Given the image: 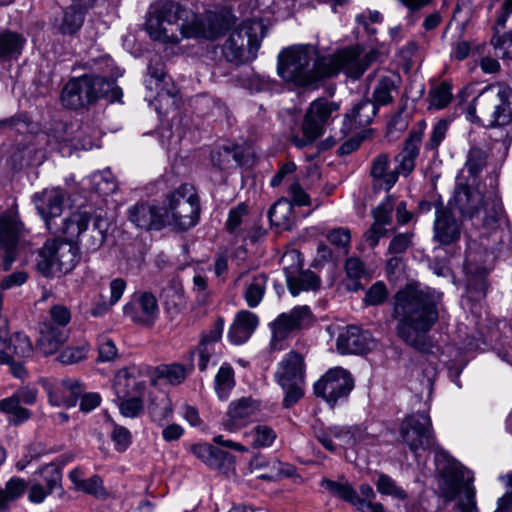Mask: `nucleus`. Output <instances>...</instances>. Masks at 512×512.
I'll list each match as a JSON object with an SVG mask.
<instances>
[{"label":"nucleus","instance_id":"nucleus-30","mask_svg":"<svg viewBox=\"0 0 512 512\" xmlns=\"http://www.w3.org/2000/svg\"><path fill=\"white\" fill-rule=\"evenodd\" d=\"M39 333L40 337L37 340L36 347L44 356L56 353L69 337L67 328H55L48 321L40 323Z\"/></svg>","mask_w":512,"mask_h":512},{"label":"nucleus","instance_id":"nucleus-14","mask_svg":"<svg viewBox=\"0 0 512 512\" xmlns=\"http://www.w3.org/2000/svg\"><path fill=\"white\" fill-rule=\"evenodd\" d=\"M376 53L370 52L363 56L355 50H343L337 54L324 56L323 64L325 66L324 75L331 77L343 71L348 77L358 79L375 60Z\"/></svg>","mask_w":512,"mask_h":512},{"label":"nucleus","instance_id":"nucleus-27","mask_svg":"<svg viewBox=\"0 0 512 512\" xmlns=\"http://www.w3.org/2000/svg\"><path fill=\"white\" fill-rule=\"evenodd\" d=\"M267 275L264 273L250 274L248 271L239 273L235 279V284L244 281L243 298L250 308H256L262 302L266 286Z\"/></svg>","mask_w":512,"mask_h":512},{"label":"nucleus","instance_id":"nucleus-19","mask_svg":"<svg viewBox=\"0 0 512 512\" xmlns=\"http://www.w3.org/2000/svg\"><path fill=\"white\" fill-rule=\"evenodd\" d=\"M261 402L252 397H242L229 404L223 426L229 432H236L261 415Z\"/></svg>","mask_w":512,"mask_h":512},{"label":"nucleus","instance_id":"nucleus-42","mask_svg":"<svg viewBox=\"0 0 512 512\" xmlns=\"http://www.w3.org/2000/svg\"><path fill=\"white\" fill-rule=\"evenodd\" d=\"M377 113V106L370 100H362L353 106L350 114L346 115V119L351 123L352 128L363 127L369 125Z\"/></svg>","mask_w":512,"mask_h":512},{"label":"nucleus","instance_id":"nucleus-7","mask_svg":"<svg viewBox=\"0 0 512 512\" xmlns=\"http://www.w3.org/2000/svg\"><path fill=\"white\" fill-rule=\"evenodd\" d=\"M121 91L115 81L98 75H83L69 80L61 93V102L69 109L85 108L102 97L118 99Z\"/></svg>","mask_w":512,"mask_h":512},{"label":"nucleus","instance_id":"nucleus-32","mask_svg":"<svg viewBox=\"0 0 512 512\" xmlns=\"http://www.w3.org/2000/svg\"><path fill=\"white\" fill-rule=\"evenodd\" d=\"M460 238L458 222L446 210L438 209L434 221V240L441 245H450Z\"/></svg>","mask_w":512,"mask_h":512},{"label":"nucleus","instance_id":"nucleus-41","mask_svg":"<svg viewBox=\"0 0 512 512\" xmlns=\"http://www.w3.org/2000/svg\"><path fill=\"white\" fill-rule=\"evenodd\" d=\"M0 412L5 414L8 423L14 426L23 424L31 417V411L12 396L0 400Z\"/></svg>","mask_w":512,"mask_h":512},{"label":"nucleus","instance_id":"nucleus-12","mask_svg":"<svg viewBox=\"0 0 512 512\" xmlns=\"http://www.w3.org/2000/svg\"><path fill=\"white\" fill-rule=\"evenodd\" d=\"M339 110V104L324 98H318L310 103L302 123L303 137L293 136L291 141L298 148L312 144L319 138L324 127L329 123L332 114Z\"/></svg>","mask_w":512,"mask_h":512},{"label":"nucleus","instance_id":"nucleus-48","mask_svg":"<svg viewBox=\"0 0 512 512\" xmlns=\"http://www.w3.org/2000/svg\"><path fill=\"white\" fill-rule=\"evenodd\" d=\"M235 385L234 371L229 365H222L215 376V390L220 399H227Z\"/></svg>","mask_w":512,"mask_h":512},{"label":"nucleus","instance_id":"nucleus-31","mask_svg":"<svg viewBox=\"0 0 512 512\" xmlns=\"http://www.w3.org/2000/svg\"><path fill=\"white\" fill-rule=\"evenodd\" d=\"M258 324L259 318L255 313L248 310L239 311L228 332L230 341L235 345L245 343L256 330Z\"/></svg>","mask_w":512,"mask_h":512},{"label":"nucleus","instance_id":"nucleus-17","mask_svg":"<svg viewBox=\"0 0 512 512\" xmlns=\"http://www.w3.org/2000/svg\"><path fill=\"white\" fill-rule=\"evenodd\" d=\"M440 492L446 501H453L460 493H464L458 506L461 512H478L475 501V490L473 486L464 480L463 473L459 470H452L444 473L440 483Z\"/></svg>","mask_w":512,"mask_h":512},{"label":"nucleus","instance_id":"nucleus-15","mask_svg":"<svg viewBox=\"0 0 512 512\" xmlns=\"http://www.w3.org/2000/svg\"><path fill=\"white\" fill-rule=\"evenodd\" d=\"M400 435L415 455L419 450L433 448L435 443L431 420L426 413L406 417L401 424Z\"/></svg>","mask_w":512,"mask_h":512},{"label":"nucleus","instance_id":"nucleus-51","mask_svg":"<svg viewBox=\"0 0 512 512\" xmlns=\"http://www.w3.org/2000/svg\"><path fill=\"white\" fill-rule=\"evenodd\" d=\"M84 13V11L74 8L73 5H71V7L65 11L62 23L59 27L61 33L73 34L76 32L83 24Z\"/></svg>","mask_w":512,"mask_h":512},{"label":"nucleus","instance_id":"nucleus-34","mask_svg":"<svg viewBox=\"0 0 512 512\" xmlns=\"http://www.w3.org/2000/svg\"><path fill=\"white\" fill-rule=\"evenodd\" d=\"M401 84V77L395 72H385L381 74L373 90V103L378 105H388L394 101L395 94Z\"/></svg>","mask_w":512,"mask_h":512},{"label":"nucleus","instance_id":"nucleus-38","mask_svg":"<svg viewBox=\"0 0 512 512\" xmlns=\"http://www.w3.org/2000/svg\"><path fill=\"white\" fill-rule=\"evenodd\" d=\"M148 76L149 78L146 80V86L150 90H155L158 96L167 94L168 96L174 97L176 95V89L169 82L170 79L167 76L162 63L157 62L155 64H150L148 67Z\"/></svg>","mask_w":512,"mask_h":512},{"label":"nucleus","instance_id":"nucleus-33","mask_svg":"<svg viewBox=\"0 0 512 512\" xmlns=\"http://www.w3.org/2000/svg\"><path fill=\"white\" fill-rule=\"evenodd\" d=\"M82 387L76 379H64L49 392V401L54 406L73 407L82 395Z\"/></svg>","mask_w":512,"mask_h":512},{"label":"nucleus","instance_id":"nucleus-58","mask_svg":"<svg viewBox=\"0 0 512 512\" xmlns=\"http://www.w3.org/2000/svg\"><path fill=\"white\" fill-rule=\"evenodd\" d=\"M215 345L210 342H207V340H201L198 348L197 353L199 356V363L198 367L201 371L206 370L208 363L212 361L214 365H216L219 361L218 354L215 350Z\"/></svg>","mask_w":512,"mask_h":512},{"label":"nucleus","instance_id":"nucleus-56","mask_svg":"<svg viewBox=\"0 0 512 512\" xmlns=\"http://www.w3.org/2000/svg\"><path fill=\"white\" fill-rule=\"evenodd\" d=\"M7 349L12 350L15 355L21 358H28L33 353V346L30 339L22 333H16L11 336Z\"/></svg>","mask_w":512,"mask_h":512},{"label":"nucleus","instance_id":"nucleus-36","mask_svg":"<svg viewBox=\"0 0 512 512\" xmlns=\"http://www.w3.org/2000/svg\"><path fill=\"white\" fill-rule=\"evenodd\" d=\"M249 471L257 474L258 478L265 480H277L284 475H289V469L278 460H267L257 456L249 462Z\"/></svg>","mask_w":512,"mask_h":512},{"label":"nucleus","instance_id":"nucleus-62","mask_svg":"<svg viewBox=\"0 0 512 512\" xmlns=\"http://www.w3.org/2000/svg\"><path fill=\"white\" fill-rule=\"evenodd\" d=\"M39 474L42 476L45 487L53 492L61 484L62 474L58 467L50 464L46 465L39 470Z\"/></svg>","mask_w":512,"mask_h":512},{"label":"nucleus","instance_id":"nucleus-5","mask_svg":"<svg viewBox=\"0 0 512 512\" xmlns=\"http://www.w3.org/2000/svg\"><path fill=\"white\" fill-rule=\"evenodd\" d=\"M450 208L463 218L477 219L486 230H495L503 216V207L497 198L484 201L483 195L466 185L458 184L449 201Z\"/></svg>","mask_w":512,"mask_h":512},{"label":"nucleus","instance_id":"nucleus-52","mask_svg":"<svg viewBox=\"0 0 512 512\" xmlns=\"http://www.w3.org/2000/svg\"><path fill=\"white\" fill-rule=\"evenodd\" d=\"M393 203V197L389 195L372 211L373 224L386 228L392 223Z\"/></svg>","mask_w":512,"mask_h":512},{"label":"nucleus","instance_id":"nucleus-6","mask_svg":"<svg viewBox=\"0 0 512 512\" xmlns=\"http://www.w3.org/2000/svg\"><path fill=\"white\" fill-rule=\"evenodd\" d=\"M162 207L164 228L183 232L199 221L200 203L194 186L182 184L166 194Z\"/></svg>","mask_w":512,"mask_h":512},{"label":"nucleus","instance_id":"nucleus-54","mask_svg":"<svg viewBox=\"0 0 512 512\" xmlns=\"http://www.w3.org/2000/svg\"><path fill=\"white\" fill-rule=\"evenodd\" d=\"M89 346L83 342L76 346H68L58 355L57 359L63 364H75L87 357Z\"/></svg>","mask_w":512,"mask_h":512},{"label":"nucleus","instance_id":"nucleus-57","mask_svg":"<svg viewBox=\"0 0 512 512\" xmlns=\"http://www.w3.org/2000/svg\"><path fill=\"white\" fill-rule=\"evenodd\" d=\"M248 209L244 203L238 204L236 207L229 211L226 228L231 234H239L241 232V225L247 217Z\"/></svg>","mask_w":512,"mask_h":512},{"label":"nucleus","instance_id":"nucleus-44","mask_svg":"<svg viewBox=\"0 0 512 512\" xmlns=\"http://www.w3.org/2000/svg\"><path fill=\"white\" fill-rule=\"evenodd\" d=\"M293 205L287 199H280L268 211L271 224L282 228L290 229L293 222Z\"/></svg>","mask_w":512,"mask_h":512},{"label":"nucleus","instance_id":"nucleus-63","mask_svg":"<svg viewBox=\"0 0 512 512\" xmlns=\"http://www.w3.org/2000/svg\"><path fill=\"white\" fill-rule=\"evenodd\" d=\"M388 291L385 284L381 281L374 283L366 292L364 301L367 305H380L386 301Z\"/></svg>","mask_w":512,"mask_h":512},{"label":"nucleus","instance_id":"nucleus-59","mask_svg":"<svg viewBox=\"0 0 512 512\" xmlns=\"http://www.w3.org/2000/svg\"><path fill=\"white\" fill-rule=\"evenodd\" d=\"M449 127V122L445 119L437 121L430 133L428 141L425 143V149L436 151L442 141L445 139Z\"/></svg>","mask_w":512,"mask_h":512},{"label":"nucleus","instance_id":"nucleus-49","mask_svg":"<svg viewBox=\"0 0 512 512\" xmlns=\"http://www.w3.org/2000/svg\"><path fill=\"white\" fill-rule=\"evenodd\" d=\"M487 163V152L485 147L473 146L470 148L465 168L471 176H477Z\"/></svg>","mask_w":512,"mask_h":512},{"label":"nucleus","instance_id":"nucleus-10","mask_svg":"<svg viewBox=\"0 0 512 512\" xmlns=\"http://www.w3.org/2000/svg\"><path fill=\"white\" fill-rule=\"evenodd\" d=\"M275 380L285 392L283 405L292 407L302 396L305 383V363L301 354L290 351L278 363Z\"/></svg>","mask_w":512,"mask_h":512},{"label":"nucleus","instance_id":"nucleus-26","mask_svg":"<svg viewBox=\"0 0 512 512\" xmlns=\"http://www.w3.org/2000/svg\"><path fill=\"white\" fill-rule=\"evenodd\" d=\"M129 219L143 230H161L164 228L162 207L147 203H138L129 209Z\"/></svg>","mask_w":512,"mask_h":512},{"label":"nucleus","instance_id":"nucleus-35","mask_svg":"<svg viewBox=\"0 0 512 512\" xmlns=\"http://www.w3.org/2000/svg\"><path fill=\"white\" fill-rule=\"evenodd\" d=\"M370 175L376 185L389 191L397 182V172L390 169L389 155L382 153L373 158L371 162Z\"/></svg>","mask_w":512,"mask_h":512},{"label":"nucleus","instance_id":"nucleus-55","mask_svg":"<svg viewBox=\"0 0 512 512\" xmlns=\"http://www.w3.org/2000/svg\"><path fill=\"white\" fill-rule=\"evenodd\" d=\"M377 491L383 495L392 496L401 500L407 498L406 493L400 487H398L395 481L386 474H380L376 481Z\"/></svg>","mask_w":512,"mask_h":512},{"label":"nucleus","instance_id":"nucleus-24","mask_svg":"<svg viewBox=\"0 0 512 512\" xmlns=\"http://www.w3.org/2000/svg\"><path fill=\"white\" fill-rule=\"evenodd\" d=\"M374 345L371 334L357 326H347L342 330L336 341L337 351L341 354H363Z\"/></svg>","mask_w":512,"mask_h":512},{"label":"nucleus","instance_id":"nucleus-29","mask_svg":"<svg viewBox=\"0 0 512 512\" xmlns=\"http://www.w3.org/2000/svg\"><path fill=\"white\" fill-rule=\"evenodd\" d=\"M193 366L186 367L180 363L162 364L154 368L152 371L145 368V375L152 385H157L159 381L166 384L177 386L182 384L189 373H191Z\"/></svg>","mask_w":512,"mask_h":512},{"label":"nucleus","instance_id":"nucleus-11","mask_svg":"<svg viewBox=\"0 0 512 512\" xmlns=\"http://www.w3.org/2000/svg\"><path fill=\"white\" fill-rule=\"evenodd\" d=\"M90 223L92 224L91 235L86 246L87 249L94 251L103 245L108 229V221L101 215L91 216L86 212H75L70 217H61L55 222L54 226H57L58 230L49 231L53 234L61 233L70 238H75L89 229Z\"/></svg>","mask_w":512,"mask_h":512},{"label":"nucleus","instance_id":"nucleus-20","mask_svg":"<svg viewBox=\"0 0 512 512\" xmlns=\"http://www.w3.org/2000/svg\"><path fill=\"white\" fill-rule=\"evenodd\" d=\"M318 441L328 450L336 451L338 447H352L364 440V431L357 426H332L315 432Z\"/></svg>","mask_w":512,"mask_h":512},{"label":"nucleus","instance_id":"nucleus-47","mask_svg":"<svg viewBox=\"0 0 512 512\" xmlns=\"http://www.w3.org/2000/svg\"><path fill=\"white\" fill-rule=\"evenodd\" d=\"M321 486L332 495L351 503L356 508L361 501L356 491L347 482H335L329 479H323Z\"/></svg>","mask_w":512,"mask_h":512},{"label":"nucleus","instance_id":"nucleus-43","mask_svg":"<svg viewBox=\"0 0 512 512\" xmlns=\"http://www.w3.org/2000/svg\"><path fill=\"white\" fill-rule=\"evenodd\" d=\"M27 489V483L19 477L9 479L4 488H0V512L9 509L10 503L16 501L24 494Z\"/></svg>","mask_w":512,"mask_h":512},{"label":"nucleus","instance_id":"nucleus-2","mask_svg":"<svg viewBox=\"0 0 512 512\" xmlns=\"http://www.w3.org/2000/svg\"><path fill=\"white\" fill-rule=\"evenodd\" d=\"M149 36L162 43H178L180 38H217L223 29V22L214 12L196 15L174 1H165L151 7L146 19Z\"/></svg>","mask_w":512,"mask_h":512},{"label":"nucleus","instance_id":"nucleus-46","mask_svg":"<svg viewBox=\"0 0 512 512\" xmlns=\"http://www.w3.org/2000/svg\"><path fill=\"white\" fill-rule=\"evenodd\" d=\"M347 279L345 287L349 291H358L363 288L360 280L368 277L364 263L358 258H349L345 263Z\"/></svg>","mask_w":512,"mask_h":512},{"label":"nucleus","instance_id":"nucleus-13","mask_svg":"<svg viewBox=\"0 0 512 512\" xmlns=\"http://www.w3.org/2000/svg\"><path fill=\"white\" fill-rule=\"evenodd\" d=\"M353 388L354 379L351 373L342 367L330 368L313 387L315 395L323 398L331 406L346 398Z\"/></svg>","mask_w":512,"mask_h":512},{"label":"nucleus","instance_id":"nucleus-4","mask_svg":"<svg viewBox=\"0 0 512 512\" xmlns=\"http://www.w3.org/2000/svg\"><path fill=\"white\" fill-rule=\"evenodd\" d=\"M467 113L487 128L512 123V88L504 83L486 86L469 104Z\"/></svg>","mask_w":512,"mask_h":512},{"label":"nucleus","instance_id":"nucleus-9","mask_svg":"<svg viewBox=\"0 0 512 512\" xmlns=\"http://www.w3.org/2000/svg\"><path fill=\"white\" fill-rule=\"evenodd\" d=\"M263 38V25L256 20L244 21L232 31L223 45L224 57L232 63H244L255 59Z\"/></svg>","mask_w":512,"mask_h":512},{"label":"nucleus","instance_id":"nucleus-45","mask_svg":"<svg viewBox=\"0 0 512 512\" xmlns=\"http://www.w3.org/2000/svg\"><path fill=\"white\" fill-rule=\"evenodd\" d=\"M287 286L293 296L299 295L303 291L316 290L320 286V279L310 271H303L296 276L287 278Z\"/></svg>","mask_w":512,"mask_h":512},{"label":"nucleus","instance_id":"nucleus-40","mask_svg":"<svg viewBox=\"0 0 512 512\" xmlns=\"http://www.w3.org/2000/svg\"><path fill=\"white\" fill-rule=\"evenodd\" d=\"M25 38L15 32L0 33V61L17 59L25 45Z\"/></svg>","mask_w":512,"mask_h":512},{"label":"nucleus","instance_id":"nucleus-23","mask_svg":"<svg viewBox=\"0 0 512 512\" xmlns=\"http://www.w3.org/2000/svg\"><path fill=\"white\" fill-rule=\"evenodd\" d=\"M503 13L497 19V31L491 39L495 54L512 59V0H505Z\"/></svg>","mask_w":512,"mask_h":512},{"label":"nucleus","instance_id":"nucleus-37","mask_svg":"<svg viewBox=\"0 0 512 512\" xmlns=\"http://www.w3.org/2000/svg\"><path fill=\"white\" fill-rule=\"evenodd\" d=\"M69 479L77 491H81L101 500L106 499L108 496L103 486V480L98 475L83 479L81 471L79 469H73L69 473Z\"/></svg>","mask_w":512,"mask_h":512},{"label":"nucleus","instance_id":"nucleus-22","mask_svg":"<svg viewBox=\"0 0 512 512\" xmlns=\"http://www.w3.org/2000/svg\"><path fill=\"white\" fill-rule=\"evenodd\" d=\"M22 224L13 216L0 219V252L3 253V270L11 269L15 260V249L21 235Z\"/></svg>","mask_w":512,"mask_h":512},{"label":"nucleus","instance_id":"nucleus-3","mask_svg":"<svg viewBox=\"0 0 512 512\" xmlns=\"http://www.w3.org/2000/svg\"><path fill=\"white\" fill-rule=\"evenodd\" d=\"M323 57H318L312 45H294L283 49L278 55V75L296 86H307L325 78Z\"/></svg>","mask_w":512,"mask_h":512},{"label":"nucleus","instance_id":"nucleus-53","mask_svg":"<svg viewBox=\"0 0 512 512\" xmlns=\"http://www.w3.org/2000/svg\"><path fill=\"white\" fill-rule=\"evenodd\" d=\"M252 444L256 448L269 447L276 439V432L267 425H257L251 432Z\"/></svg>","mask_w":512,"mask_h":512},{"label":"nucleus","instance_id":"nucleus-18","mask_svg":"<svg viewBox=\"0 0 512 512\" xmlns=\"http://www.w3.org/2000/svg\"><path fill=\"white\" fill-rule=\"evenodd\" d=\"M67 193L60 187L45 188L33 196L35 207L48 230H58L54 226L63 213Z\"/></svg>","mask_w":512,"mask_h":512},{"label":"nucleus","instance_id":"nucleus-25","mask_svg":"<svg viewBox=\"0 0 512 512\" xmlns=\"http://www.w3.org/2000/svg\"><path fill=\"white\" fill-rule=\"evenodd\" d=\"M425 126V122L421 121L417 124V127L410 131L404 149L396 156L395 161L397 162V166L394 170L397 172V178L399 175L407 176L414 170L415 160L419 155V146L424 136Z\"/></svg>","mask_w":512,"mask_h":512},{"label":"nucleus","instance_id":"nucleus-60","mask_svg":"<svg viewBox=\"0 0 512 512\" xmlns=\"http://www.w3.org/2000/svg\"><path fill=\"white\" fill-rule=\"evenodd\" d=\"M211 458V464L208 465L211 469L228 473L233 468L234 457L228 452L215 447Z\"/></svg>","mask_w":512,"mask_h":512},{"label":"nucleus","instance_id":"nucleus-61","mask_svg":"<svg viewBox=\"0 0 512 512\" xmlns=\"http://www.w3.org/2000/svg\"><path fill=\"white\" fill-rule=\"evenodd\" d=\"M165 309L170 313L178 314L186 308L183 292L178 289L168 290L165 295Z\"/></svg>","mask_w":512,"mask_h":512},{"label":"nucleus","instance_id":"nucleus-39","mask_svg":"<svg viewBox=\"0 0 512 512\" xmlns=\"http://www.w3.org/2000/svg\"><path fill=\"white\" fill-rule=\"evenodd\" d=\"M173 412V403L168 394L160 393L150 399L148 413L154 423L163 426L172 419Z\"/></svg>","mask_w":512,"mask_h":512},{"label":"nucleus","instance_id":"nucleus-64","mask_svg":"<svg viewBox=\"0 0 512 512\" xmlns=\"http://www.w3.org/2000/svg\"><path fill=\"white\" fill-rule=\"evenodd\" d=\"M71 320L69 309L63 305H54L49 310V319L45 321L51 322L55 328H66Z\"/></svg>","mask_w":512,"mask_h":512},{"label":"nucleus","instance_id":"nucleus-16","mask_svg":"<svg viewBox=\"0 0 512 512\" xmlns=\"http://www.w3.org/2000/svg\"><path fill=\"white\" fill-rule=\"evenodd\" d=\"M313 321L312 311L307 305L296 306L287 313L279 314L270 324L272 347L280 349L279 342L285 340L291 332L309 327Z\"/></svg>","mask_w":512,"mask_h":512},{"label":"nucleus","instance_id":"nucleus-50","mask_svg":"<svg viewBox=\"0 0 512 512\" xmlns=\"http://www.w3.org/2000/svg\"><path fill=\"white\" fill-rule=\"evenodd\" d=\"M452 100L451 86L441 83L429 92V108L440 110L445 108Z\"/></svg>","mask_w":512,"mask_h":512},{"label":"nucleus","instance_id":"nucleus-8","mask_svg":"<svg viewBox=\"0 0 512 512\" xmlns=\"http://www.w3.org/2000/svg\"><path fill=\"white\" fill-rule=\"evenodd\" d=\"M79 261V250L72 242L51 239L39 249L36 269L44 277L70 272Z\"/></svg>","mask_w":512,"mask_h":512},{"label":"nucleus","instance_id":"nucleus-1","mask_svg":"<svg viewBox=\"0 0 512 512\" xmlns=\"http://www.w3.org/2000/svg\"><path fill=\"white\" fill-rule=\"evenodd\" d=\"M439 297L434 291L410 283L393 297L392 318L396 334L407 345L417 350L427 347V335L436 324Z\"/></svg>","mask_w":512,"mask_h":512},{"label":"nucleus","instance_id":"nucleus-21","mask_svg":"<svg viewBox=\"0 0 512 512\" xmlns=\"http://www.w3.org/2000/svg\"><path fill=\"white\" fill-rule=\"evenodd\" d=\"M124 314L133 322L150 325L159 315L157 299L150 292L136 293L124 306Z\"/></svg>","mask_w":512,"mask_h":512},{"label":"nucleus","instance_id":"nucleus-28","mask_svg":"<svg viewBox=\"0 0 512 512\" xmlns=\"http://www.w3.org/2000/svg\"><path fill=\"white\" fill-rule=\"evenodd\" d=\"M147 377L144 371L130 369L120 372L114 382V390L119 399L126 397H142L146 389Z\"/></svg>","mask_w":512,"mask_h":512}]
</instances>
